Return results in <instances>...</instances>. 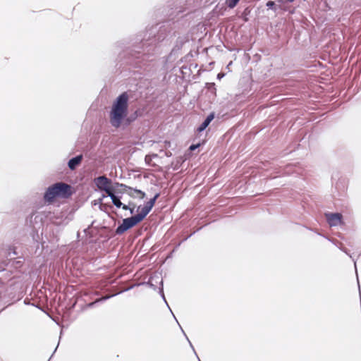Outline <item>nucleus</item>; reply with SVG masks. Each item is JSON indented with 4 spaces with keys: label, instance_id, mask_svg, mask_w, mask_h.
<instances>
[{
    "label": "nucleus",
    "instance_id": "f257e3e1",
    "mask_svg": "<svg viewBox=\"0 0 361 361\" xmlns=\"http://www.w3.org/2000/svg\"><path fill=\"white\" fill-rule=\"evenodd\" d=\"M129 96L127 92L121 94L113 102L109 111V123L115 128H120L123 123H129L127 118L128 113Z\"/></svg>",
    "mask_w": 361,
    "mask_h": 361
},
{
    "label": "nucleus",
    "instance_id": "f03ea898",
    "mask_svg": "<svg viewBox=\"0 0 361 361\" xmlns=\"http://www.w3.org/2000/svg\"><path fill=\"white\" fill-rule=\"evenodd\" d=\"M139 223V221L136 219L135 216H133L130 218H126L123 220V222L121 225H119L116 229V233L118 235H121L125 231L128 229L133 228L137 224Z\"/></svg>",
    "mask_w": 361,
    "mask_h": 361
},
{
    "label": "nucleus",
    "instance_id": "7ed1b4c3",
    "mask_svg": "<svg viewBox=\"0 0 361 361\" xmlns=\"http://www.w3.org/2000/svg\"><path fill=\"white\" fill-rule=\"evenodd\" d=\"M58 197L67 198L71 195V185L63 182L52 185Z\"/></svg>",
    "mask_w": 361,
    "mask_h": 361
},
{
    "label": "nucleus",
    "instance_id": "20e7f679",
    "mask_svg": "<svg viewBox=\"0 0 361 361\" xmlns=\"http://www.w3.org/2000/svg\"><path fill=\"white\" fill-rule=\"evenodd\" d=\"M97 187L100 190L104 191L107 195L109 192H112L110 188L111 180L104 176H99L94 180Z\"/></svg>",
    "mask_w": 361,
    "mask_h": 361
},
{
    "label": "nucleus",
    "instance_id": "39448f33",
    "mask_svg": "<svg viewBox=\"0 0 361 361\" xmlns=\"http://www.w3.org/2000/svg\"><path fill=\"white\" fill-rule=\"evenodd\" d=\"M326 218L330 226H337L341 225L342 222L343 216L340 213H329L326 214Z\"/></svg>",
    "mask_w": 361,
    "mask_h": 361
},
{
    "label": "nucleus",
    "instance_id": "423d86ee",
    "mask_svg": "<svg viewBox=\"0 0 361 361\" xmlns=\"http://www.w3.org/2000/svg\"><path fill=\"white\" fill-rule=\"evenodd\" d=\"M56 197H58V195H56L53 185H51L44 192V200L45 202L50 203L52 202Z\"/></svg>",
    "mask_w": 361,
    "mask_h": 361
},
{
    "label": "nucleus",
    "instance_id": "0eeeda50",
    "mask_svg": "<svg viewBox=\"0 0 361 361\" xmlns=\"http://www.w3.org/2000/svg\"><path fill=\"white\" fill-rule=\"evenodd\" d=\"M108 196L111 198L112 203L117 207L120 208L122 207L124 210L130 209V207L128 205L123 204L118 197L115 195L114 192H109Z\"/></svg>",
    "mask_w": 361,
    "mask_h": 361
},
{
    "label": "nucleus",
    "instance_id": "6e6552de",
    "mask_svg": "<svg viewBox=\"0 0 361 361\" xmlns=\"http://www.w3.org/2000/svg\"><path fill=\"white\" fill-rule=\"evenodd\" d=\"M82 159V156L78 155L68 161V166L71 170H74L80 164Z\"/></svg>",
    "mask_w": 361,
    "mask_h": 361
},
{
    "label": "nucleus",
    "instance_id": "1a4fd4ad",
    "mask_svg": "<svg viewBox=\"0 0 361 361\" xmlns=\"http://www.w3.org/2000/svg\"><path fill=\"white\" fill-rule=\"evenodd\" d=\"M214 113H212L209 115H208L207 117L206 118V119L198 127L197 131L200 133L204 131L207 128V127L209 125V123L212 122V121L214 119Z\"/></svg>",
    "mask_w": 361,
    "mask_h": 361
},
{
    "label": "nucleus",
    "instance_id": "9d476101",
    "mask_svg": "<svg viewBox=\"0 0 361 361\" xmlns=\"http://www.w3.org/2000/svg\"><path fill=\"white\" fill-rule=\"evenodd\" d=\"M151 210L152 209L145 204L143 207L141 208L140 212L137 214L135 215V216L139 221V222H140L145 218V216L149 213Z\"/></svg>",
    "mask_w": 361,
    "mask_h": 361
},
{
    "label": "nucleus",
    "instance_id": "9b49d317",
    "mask_svg": "<svg viewBox=\"0 0 361 361\" xmlns=\"http://www.w3.org/2000/svg\"><path fill=\"white\" fill-rule=\"evenodd\" d=\"M148 39L146 38V33H140L137 35L135 39V44H137L138 42L142 44V47H145L147 44Z\"/></svg>",
    "mask_w": 361,
    "mask_h": 361
},
{
    "label": "nucleus",
    "instance_id": "f8f14e48",
    "mask_svg": "<svg viewBox=\"0 0 361 361\" xmlns=\"http://www.w3.org/2000/svg\"><path fill=\"white\" fill-rule=\"evenodd\" d=\"M133 287H134V286H130V287H128V288H126L125 290H122V291H120V292H119V293H115V294H113V295H106V296L102 297V298H98V299H97V301H98L99 302H102V301H105V300H108V299H109V298H112V297H114V296H116V295H117L118 294H120V293H123V292H124V291H128V290H129L132 289Z\"/></svg>",
    "mask_w": 361,
    "mask_h": 361
},
{
    "label": "nucleus",
    "instance_id": "ddd939ff",
    "mask_svg": "<svg viewBox=\"0 0 361 361\" xmlns=\"http://www.w3.org/2000/svg\"><path fill=\"white\" fill-rule=\"evenodd\" d=\"M159 196V193H157L153 198H152L149 202H147L146 205L152 209Z\"/></svg>",
    "mask_w": 361,
    "mask_h": 361
},
{
    "label": "nucleus",
    "instance_id": "4468645a",
    "mask_svg": "<svg viewBox=\"0 0 361 361\" xmlns=\"http://www.w3.org/2000/svg\"><path fill=\"white\" fill-rule=\"evenodd\" d=\"M240 0H226V3L228 8H234Z\"/></svg>",
    "mask_w": 361,
    "mask_h": 361
},
{
    "label": "nucleus",
    "instance_id": "2eb2a0df",
    "mask_svg": "<svg viewBox=\"0 0 361 361\" xmlns=\"http://www.w3.org/2000/svg\"><path fill=\"white\" fill-rule=\"evenodd\" d=\"M130 189L133 190L135 192L140 195V199H143L145 197V193L143 191L138 189H132L131 188H130Z\"/></svg>",
    "mask_w": 361,
    "mask_h": 361
},
{
    "label": "nucleus",
    "instance_id": "dca6fc26",
    "mask_svg": "<svg viewBox=\"0 0 361 361\" xmlns=\"http://www.w3.org/2000/svg\"><path fill=\"white\" fill-rule=\"evenodd\" d=\"M185 338H186L187 341H188V343H189V344H190V347H191V348L192 349V350H193L194 353H195V355L197 356V357L198 360H199V361H200V358L198 357V356H197V353H196V351H195V348H194V347H193L192 344L191 343L190 341L189 340V338H188V336H186V334H185Z\"/></svg>",
    "mask_w": 361,
    "mask_h": 361
},
{
    "label": "nucleus",
    "instance_id": "f3484780",
    "mask_svg": "<svg viewBox=\"0 0 361 361\" xmlns=\"http://www.w3.org/2000/svg\"><path fill=\"white\" fill-rule=\"evenodd\" d=\"M275 3L274 1H269L267 3V6L269 8H274Z\"/></svg>",
    "mask_w": 361,
    "mask_h": 361
},
{
    "label": "nucleus",
    "instance_id": "a211bd4d",
    "mask_svg": "<svg viewBox=\"0 0 361 361\" xmlns=\"http://www.w3.org/2000/svg\"><path fill=\"white\" fill-rule=\"evenodd\" d=\"M159 293L163 298V300H164V302L166 303V298H165V296H164V291H163V287L160 288H159Z\"/></svg>",
    "mask_w": 361,
    "mask_h": 361
},
{
    "label": "nucleus",
    "instance_id": "6ab92c4d",
    "mask_svg": "<svg viewBox=\"0 0 361 361\" xmlns=\"http://www.w3.org/2000/svg\"><path fill=\"white\" fill-rule=\"evenodd\" d=\"M97 302H99L97 301V300H94V302L89 303V304L87 305V306H88L89 307H94V305H95L96 303H97Z\"/></svg>",
    "mask_w": 361,
    "mask_h": 361
},
{
    "label": "nucleus",
    "instance_id": "aec40b11",
    "mask_svg": "<svg viewBox=\"0 0 361 361\" xmlns=\"http://www.w3.org/2000/svg\"><path fill=\"white\" fill-rule=\"evenodd\" d=\"M338 247H339V249H340L341 250H342L343 252H344L345 253H346L347 255H348V252H347L346 249L343 248V247H341V246H338Z\"/></svg>",
    "mask_w": 361,
    "mask_h": 361
},
{
    "label": "nucleus",
    "instance_id": "412c9836",
    "mask_svg": "<svg viewBox=\"0 0 361 361\" xmlns=\"http://www.w3.org/2000/svg\"><path fill=\"white\" fill-rule=\"evenodd\" d=\"M198 147V145H192L190 147V150H194L197 147Z\"/></svg>",
    "mask_w": 361,
    "mask_h": 361
},
{
    "label": "nucleus",
    "instance_id": "4be33fe9",
    "mask_svg": "<svg viewBox=\"0 0 361 361\" xmlns=\"http://www.w3.org/2000/svg\"><path fill=\"white\" fill-rule=\"evenodd\" d=\"M278 2H279L281 4H284V3H286V0H278Z\"/></svg>",
    "mask_w": 361,
    "mask_h": 361
},
{
    "label": "nucleus",
    "instance_id": "5701e85b",
    "mask_svg": "<svg viewBox=\"0 0 361 361\" xmlns=\"http://www.w3.org/2000/svg\"><path fill=\"white\" fill-rule=\"evenodd\" d=\"M147 284H149V286H150L151 288H154V289H155V288H155V286H154L153 284L149 283H148Z\"/></svg>",
    "mask_w": 361,
    "mask_h": 361
},
{
    "label": "nucleus",
    "instance_id": "b1692460",
    "mask_svg": "<svg viewBox=\"0 0 361 361\" xmlns=\"http://www.w3.org/2000/svg\"><path fill=\"white\" fill-rule=\"evenodd\" d=\"M128 210L130 211V214H133V212H134L133 209L130 208V209H128Z\"/></svg>",
    "mask_w": 361,
    "mask_h": 361
},
{
    "label": "nucleus",
    "instance_id": "393cba45",
    "mask_svg": "<svg viewBox=\"0 0 361 361\" xmlns=\"http://www.w3.org/2000/svg\"><path fill=\"white\" fill-rule=\"evenodd\" d=\"M145 161H149V156H146V157H145Z\"/></svg>",
    "mask_w": 361,
    "mask_h": 361
},
{
    "label": "nucleus",
    "instance_id": "a878e982",
    "mask_svg": "<svg viewBox=\"0 0 361 361\" xmlns=\"http://www.w3.org/2000/svg\"><path fill=\"white\" fill-rule=\"evenodd\" d=\"M145 161H149V156H146V157H145Z\"/></svg>",
    "mask_w": 361,
    "mask_h": 361
},
{
    "label": "nucleus",
    "instance_id": "bb28decb",
    "mask_svg": "<svg viewBox=\"0 0 361 361\" xmlns=\"http://www.w3.org/2000/svg\"><path fill=\"white\" fill-rule=\"evenodd\" d=\"M4 282H2L1 280H0V288L2 286Z\"/></svg>",
    "mask_w": 361,
    "mask_h": 361
},
{
    "label": "nucleus",
    "instance_id": "cd10ccee",
    "mask_svg": "<svg viewBox=\"0 0 361 361\" xmlns=\"http://www.w3.org/2000/svg\"><path fill=\"white\" fill-rule=\"evenodd\" d=\"M180 329H181V331H182L183 334L185 335V332H184V331L183 330L182 326H180Z\"/></svg>",
    "mask_w": 361,
    "mask_h": 361
},
{
    "label": "nucleus",
    "instance_id": "c85d7f7f",
    "mask_svg": "<svg viewBox=\"0 0 361 361\" xmlns=\"http://www.w3.org/2000/svg\"><path fill=\"white\" fill-rule=\"evenodd\" d=\"M286 2H293L294 0H286Z\"/></svg>",
    "mask_w": 361,
    "mask_h": 361
},
{
    "label": "nucleus",
    "instance_id": "c756f323",
    "mask_svg": "<svg viewBox=\"0 0 361 361\" xmlns=\"http://www.w3.org/2000/svg\"><path fill=\"white\" fill-rule=\"evenodd\" d=\"M223 76H224V75H221L220 74H219V75H218V78H221V77H223Z\"/></svg>",
    "mask_w": 361,
    "mask_h": 361
},
{
    "label": "nucleus",
    "instance_id": "7c9ffc66",
    "mask_svg": "<svg viewBox=\"0 0 361 361\" xmlns=\"http://www.w3.org/2000/svg\"><path fill=\"white\" fill-rule=\"evenodd\" d=\"M53 356H54V354H51L50 356V358H52Z\"/></svg>",
    "mask_w": 361,
    "mask_h": 361
},
{
    "label": "nucleus",
    "instance_id": "2f4dec72",
    "mask_svg": "<svg viewBox=\"0 0 361 361\" xmlns=\"http://www.w3.org/2000/svg\"><path fill=\"white\" fill-rule=\"evenodd\" d=\"M53 356H54V354H51L50 356V358H52Z\"/></svg>",
    "mask_w": 361,
    "mask_h": 361
},
{
    "label": "nucleus",
    "instance_id": "473e14b6",
    "mask_svg": "<svg viewBox=\"0 0 361 361\" xmlns=\"http://www.w3.org/2000/svg\"><path fill=\"white\" fill-rule=\"evenodd\" d=\"M53 356H54V354H51L50 356V358H52Z\"/></svg>",
    "mask_w": 361,
    "mask_h": 361
}]
</instances>
